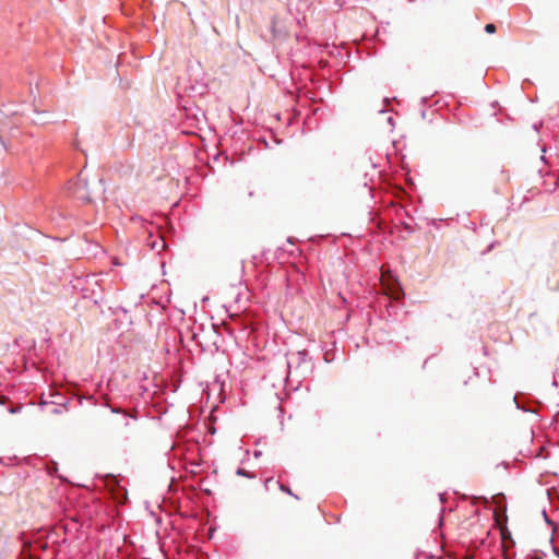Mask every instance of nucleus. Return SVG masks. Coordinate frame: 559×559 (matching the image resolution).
Segmentation results:
<instances>
[{"mask_svg": "<svg viewBox=\"0 0 559 559\" xmlns=\"http://www.w3.org/2000/svg\"><path fill=\"white\" fill-rule=\"evenodd\" d=\"M400 293H401L400 287H392V288H390V295H391L394 299L400 298Z\"/></svg>", "mask_w": 559, "mask_h": 559, "instance_id": "1", "label": "nucleus"}, {"mask_svg": "<svg viewBox=\"0 0 559 559\" xmlns=\"http://www.w3.org/2000/svg\"><path fill=\"white\" fill-rule=\"evenodd\" d=\"M485 31L488 33V34H493L496 32V26L491 23L487 24L485 26Z\"/></svg>", "mask_w": 559, "mask_h": 559, "instance_id": "2", "label": "nucleus"}, {"mask_svg": "<svg viewBox=\"0 0 559 559\" xmlns=\"http://www.w3.org/2000/svg\"><path fill=\"white\" fill-rule=\"evenodd\" d=\"M280 488H281V490H282V491H284V492H287V493H289V495L292 493L290 489H289L287 486H285V485H281V486H280Z\"/></svg>", "mask_w": 559, "mask_h": 559, "instance_id": "3", "label": "nucleus"}, {"mask_svg": "<svg viewBox=\"0 0 559 559\" xmlns=\"http://www.w3.org/2000/svg\"><path fill=\"white\" fill-rule=\"evenodd\" d=\"M246 194H247L249 198H253V197L255 195L254 191H253V190H251V189H248V190L246 191Z\"/></svg>", "mask_w": 559, "mask_h": 559, "instance_id": "4", "label": "nucleus"}]
</instances>
